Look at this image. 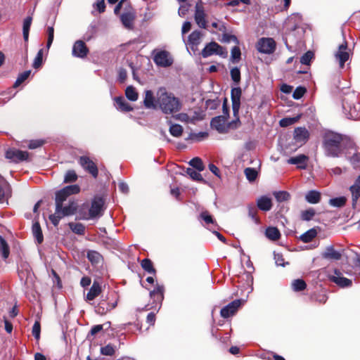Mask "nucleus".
Returning a JSON list of instances; mask_svg holds the SVG:
<instances>
[{"mask_svg": "<svg viewBox=\"0 0 360 360\" xmlns=\"http://www.w3.org/2000/svg\"><path fill=\"white\" fill-rule=\"evenodd\" d=\"M146 91L144 105L147 108L155 109L158 106L165 114H172L178 112L181 107L179 98L167 91Z\"/></svg>", "mask_w": 360, "mask_h": 360, "instance_id": "obj_1", "label": "nucleus"}, {"mask_svg": "<svg viewBox=\"0 0 360 360\" xmlns=\"http://www.w3.org/2000/svg\"><path fill=\"white\" fill-rule=\"evenodd\" d=\"M242 91H231L232 100V109L235 120L226 123L223 116L215 117L211 120V127L218 132L224 134L229 131L230 129H236L240 124L238 112L240 106V96Z\"/></svg>", "mask_w": 360, "mask_h": 360, "instance_id": "obj_2", "label": "nucleus"}, {"mask_svg": "<svg viewBox=\"0 0 360 360\" xmlns=\"http://www.w3.org/2000/svg\"><path fill=\"white\" fill-rule=\"evenodd\" d=\"M80 188L78 185H70L64 187L56 193V208L57 214L63 217L70 216L75 213L77 204L72 199L68 200V205L63 206V202L72 194H77L79 192Z\"/></svg>", "mask_w": 360, "mask_h": 360, "instance_id": "obj_3", "label": "nucleus"}, {"mask_svg": "<svg viewBox=\"0 0 360 360\" xmlns=\"http://www.w3.org/2000/svg\"><path fill=\"white\" fill-rule=\"evenodd\" d=\"M342 137L333 131H328L323 136V147L327 156L338 157L342 151Z\"/></svg>", "mask_w": 360, "mask_h": 360, "instance_id": "obj_4", "label": "nucleus"}, {"mask_svg": "<svg viewBox=\"0 0 360 360\" xmlns=\"http://www.w3.org/2000/svg\"><path fill=\"white\" fill-rule=\"evenodd\" d=\"M201 55L203 58L217 55L223 58H226L228 56V51L224 47L220 46L217 42L212 41L205 45L201 51Z\"/></svg>", "mask_w": 360, "mask_h": 360, "instance_id": "obj_5", "label": "nucleus"}, {"mask_svg": "<svg viewBox=\"0 0 360 360\" xmlns=\"http://www.w3.org/2000/svg\"><path fill=\"white\" fill-rule=\"evenodd\" d=\"M256 47L259 52L270 54L276 49V42L272 38L262 37L258 40Z\"/></svg>", "mask_w": 360, "mask_h": 360, "instance_id": "obj_6", "label": "nucleus"}, {"mask_svg": "<svg viewBox=\"0 0 360 360\" xmlns=\"http://www.w3.org/2000/svg\"><path fill=\"white\" fill-rule=\"evenodd\" d=\"M329 280L341 288L349 287L352 284V281L343 276L340 270L335 269L334 274L329 275Z\"/></svg>", "mask_w": 360, "mask_h": 360, "instance_id": "obj_7", "label": "nucleus"}, {"mask_svg": "<svg viewBox=\"0 0 360 360\" xmlns=\"http://www.w3.org/2000/svg\"><path fill=\"white\" fill-rule=\"evenodd\" d=\"M342 108L345 115L349 119L359 120L360 119V104L351 105L347 102H342Z\"/></svg>", "mask_w": 360, "mask_h": 360, "instance_id": "obj_8", "label": "nucleus"}, {"mask_svg": "<svg viewBox=\"0 0 360 360\" xmlns=\"http://www.w3.org/2000/svg\"><path fill=\"white\" fill-rule=\"evenodd\" d=\"M80 165L94 178L98 176V171L96 164L88 157L82 156L79 160Z\"/></svg>", "mask_w": 360, "mask_h": 360, "instance_id": "obj_9", "label": "nucleus"}, {"mask_svg": "<svg viewBox=\"0 0 360 360\" xmlns=\"http://www.w3.org/2000/svg\"><path fill=\"white\" fill-rule=\"evenodd\" d=\"M203 34L200 30H194L188 36L187 45L191 49L193 53L198 50V46L201 43Z\"/></svg>", "mask_w": 360, "mask_h": 360, "instance_id": "obj_10", "label": "nucleus"}, {"mask_svg": "<svg viewBox=\"0 0 360 360\" xmlns=\"http://www.w3.org/2000/svg\"><path fill=\"white\" fill-rule=\"evenodd\" d=\"M154 61L158 66L165 68L170 66L173 63V60L170 57L169 53L165 51L157 53L154 56Z\"/></svg>", "mask_w": 360, "mask_h": 360, "instance_id": "obj_11", "label": "nucleus"}, {"mask_svg": "<svg viewBox=\"0 0 360 360\" xmlns=\"http://www.w3.org/2000/svg\"><path fill=\"white\" fill-rule=\"evenodd\" d=\"M205 13L204 11V8L201 4V2H198L195 5V21L197 25L201 28H206L207 27V21L205 20Z\"/></svg>", "mask_w": 360, "mask_h": 360, "instance_id": "obj_12", "label": "nucleus"}, {"mask_svg": "<svg viewBox=\"0 0 360 360\" xmlns=\"http://www.w3.org/2000/svg\"><path fill=\"white\" fill-rule=\"evenodd\" d=\"M6 158L13 162L25 160L28 158V153L15 148L9 149L6 153Z\"/></svg>", "mask_w": 360, "mask_h": 360, "instance_id": "obj_13", "label": "nucleus"}, {"mask_svg": "<svg viewBox=\"0 0 360 360\" xmlns=\"http://www.w3.org/2000/svg\"><path fill=\"white\" fill-rule=\"evenodd\" d=\"M103 203L104 202L101 198H95L91 202L87 219H93L100 216Z\"/></svg>", "mask_w": 360, "mask_h": 360, "instance_id": "obj_14", "label": "nucleus"}, {"mask_svg": "<svg viewBox=\"0 0 360 360\" xmlns=\"http://www.w3.org/2000/svg\"><path fill=\"white\" fill-rule=\"evenodd\" d=\"M241 304L240 300H236L221 309L220 314L223 318H229L236 312Z\"/></svg>", "mask_w": 360, "mask_h": 360, "instance_id": "obj_15", "label": "nucleus"}, {"mask_svg": "<svg viewBox=\"0 0 360 360\" xmlns=\"http://www.w3.org/2000/svg\"><path fill=\"white\" fill-rule=\"evenodd\" d=\"M293 136L295 142L299 144L297 147H300L307 141L309 133L304 127H297L295 129Z\"/></svg>", "mask_w": 360, "mask_h": 360, "instance_id": "obj_16", "label": "nucleus"}, {"mask_svg": "<svg viewBox=\"0 0 360 360\" xmlns=\"http://www.w3.org/2000/svg\"><path fill=\"white\" fill-rule=\"evenodd\" d=\"M117 304V301L115 300L112 302H108L105 300H101L98 305L96 307V312L100 315H104L108 311L115 309Z\"/></svg>", "mask_w": 360, "mask_h": 360, "instance_id": "obj_17", "label": "nucleus"}, {"mask_svg": "<svg viewBox=\"0 0 360 360\" xmlns=\"http://www.w3.org/2000/svg\"><path fill=\"white\" fill-rule=\"evenodd\" d=\"M89 49L85 43L82 40L76 41L72 47V55L77 58H84L86 56Z\"/></svg>", "mask_w": 360, "mask_h": 360, "instance_id": "obj_18", "label": "nucleus"}, {"mask_svg": "<svg viewBox=\"0 0 360 360\" xmlns=\"http://www.w3.org/2000/svg\"><path fill=\"white\" fill-rule=\"evenodd\" d=\"M347 44L345 42L338 47V51L335 53V58L340 63V68H343L345 62L349 59V53L347 51Z\"/></svg>", "mask_w": 360, "mask_h": 360, "instance_id": "obj_19", "label": "nucleus"}, {"mask_svg": "<svg viewBox=\"0 0 360 360\" xmlns=\"http://www.w3.org/2000/svg\"><path fill=\"white\" fill-rule=\"evenodd\" d=\"M308 157L305 155H299L288 160V163L297 165V168L305 169L307 165Z\"/></svg>", "mask_w": 360, "mask_h": 360, "instance_id": "obj_20", "label": "nucleus"}, {"mask_svg": "<svg viewBox=\"0 0 360 360\" xmlns=\"http://www.w3.org/2000/svg\"><path fill=\"white\" fill-rule=\"evenodd\" d=\"M322 257L327 259L339 260L342 257V252L334 249L333 246H328L322 254Z\"/></svg>", "mask_w": 360, "mask_h": 360, "instance_id": "obj_21", "label": "nucleus"}, {"mask_svg": "<svg viewBox=\"0 0 360 360\" xmlns=\"http://www.w3.org/2000/svg\"><path fill=\"white\" fill-rule=\"evenodd\" d=\"M257 206L262 211H269L272 208L271 199L266 195L261 196L257 200Z\"/></svg>", "mask_w": 360, "mask_h": 360, "instance_id": "obj_22", "label": "nucleus"}, {"mask_svg": "<svg viewBox=\"0 0 360 360\" xmlns=\"http://www.w3.org/2000/svg\"><path fill=\"white\" fill-rule=\"evenodd\" d=\"M102 291L100 283L97 281H94L89 292L86 295V300L87 301H92L96 297H98Z\"/></svg>", "mask_w": 360, "mask_h": 360, "instance_id": "obj_23", "label": "nucleus"}, {"mask_svg": "<svg viewBox=\"0 0 360 360\" xmlns=\"http://www.w3.org/2000/svg\"><path fill=\"white\" fill-rule=\"evenodd\" d=\"M135 16L131 12H124L120 15V20L124 27L132 29Z\"/></svg>", "mask_w": 360, "mask_h": 360, "instance_id": "obj_24", "label": "nucleus"}, {"mask_svg": "<svg viewBox=\"0 0 360 360\" xmlns=\"http://www.w3.org/2000/svg\"><path fill=\"white\" fill-rule=\"evenodd\" d=\"M115 108L122 112H129L132 110V108L129 105L124 97H116L115 98Z\"/></svg>", "mask_w": 360, "mask_h": 360, "instance_id": "obj_25", "label": "nucleus"}, {"mask_svg": "<svg viewBox=\"0 0 360 360\" xmlns=\"http://www.w3.org/2000/svg\"><path fill=\"white\" fill-rule=\"evenodd\" d=\"M305 200L309 203L316 204L321 200V193L317 191L311 190L306 193Z\"/></svg>", "mask_w": 360, "mask_h": 360, "instance_id": "obj_26", "label": "nucleus"}, {"mask_svg": "<svg viewBox=\"0 0 360 360\" xmlns=\"http://www.w3.org/2000/svg\"><path fill=\"white\" fill-rule=\"evenodd\" d=\"M32 230L33 236L36 238L37 243L39 244L43 242L44 237L40 224L38 221L34 222V224H32Z\"/></svg>", "mask_w": 360, "mask_h": 360, "instance_id": "obj_27", "label": "nucleus"}, {"mask_svg": "<svg viewBox=\"0 0 360 360\" xmlns=\"http://www.w3.org/2000/svg\"><path fill=\"white\" fill-rule=\"evenodd\" d=\"M32 18L31 16H27L25 18L23 21L22 25V35L25 41H27L29 39V32L30 29L32 25Z\"/></svg>", "mask_w": 360, "mask_h": 360, "instance_id": "obj_28", "label": "nucleus"}, {"mask_svg": "<svg viewBox=\"0 0 360 360\" xmlns=\"http://www.w3.org/2000/svg\"><path fill=\"white\" fill-rule=\"evenodd\" d=\"M273 195L278 202L288 201L291 197L290 193L285 191H274Z\"/></svg>", "mask_w": 360, "mask_h": 360, "instance_id": "obj_29", "label": "nucleus"}, {"mask_svg": "<svg viewBox=\"0 0 360 360\" xmlns=\"http://www.w3.org/2000/svg\"><path fill=\"white\" fill-rule=\"evenodd\" d=\"M200 217L201 219L204 221L205 225L207 226L208 228L217 226L216 221L214 220L212 215H210L207 211L202 212L200 213Z\"/></svg>", "mask_w": 360, "mask_h": 360, "instance_id": "obj_30", "label": "nucleus"}, {"mask_svg": "<svg viewBox=\"0 0 360 360\" xmlns=\"http://www.w3.org/2000/svg\"><path fill=\"white\" fill-rule=\"evenodd\" d=\"M265 235L271 240H277L281 236L280 231L276 227H268L266 229Z\"/></svg>", "mask_w": 360, "mask_h": 360, "instance_id": "obj_31", "label": "nucleus"}, {"mask_svg": "<svg viewBox=\"0 0 360 360\" xmlns=\"http://www.w3.org/2000/svg\"><path fill=\"white\" fill-rule=\"evenodd\" d=\"M87 258L93 264H98L102 261V256L100 253L94 250H90L87 252Z\"/></svg>", "mask_w": 360, "mask_h": 360, "instance_id": "obj_32", "label": "nucleus"}, {"mask_svg": "<svg viewBox=\"0 0 360 360\" xmlns=\"http://www.w3.org/2000/svg\"><path fill=\"white\" fill-rule=\"evenodd\" d=\"M72 231L78 235H84L85 233V226L81 223L70 222L68 224Z\"/></svg>", "mask_w": 360, "mask_h": 360, "instance_id": "obj_33", "label": "nucleus"}, {"mask_svg": "<svg viewBox=\"0 0 360 360\" xmlns=\"http://www.w3.org/2000/svg\"><path fill=\"white\" fill-rule=\"evenodd\" d=\"M163 286L157 285V287L150 292V296L155 301H162L163 299Z\"/></svg>", "mask_w": 360, "mask_h": 360, "instance_id": "obj_34", "label": "nucleus"}, {"mask_svg": "<svg viewBox=\"0 0 360 360\" xmlns=\"http://www.w3.org/2000/svg\"><path fill=\"white\" fill-rule=\"evenodd\" d=\"M0 252L4 259L8 257L10 254L9 246L2 236H0Z\"/></svg>", "mask_w": 360, "mask_h": 360, "instance_id": "obj_35", "label": "nucleus"}, {"mask_svg": "<svg viewBox=\"0 0 360 360\" xmlns=\"http://www.w3.org/2000/svg\"><path fill=\"white\" fill-rule=\"evenodd\" d=\"M350 191L352 195V202L355 204L360 197V184H358L357 179L354 185L350 187Z\"/></svg>", "mask_w": 360, "mask_h": 360, "instance_id": "obj_36", "label": "nucleus"}, {"mask_svg": "<svg viewBox=\"0 0 360 360\" xmlns=\"http://www.w3.org/2000/svg\"><path fill=\"white\" fill-rule=\"evenodd\" d=\"M316 231L314 229H309L300 236V240L304 243L311 242L316 236Z\"/></svg>", "mask_w": 360, "mask_h": 360, "instance_id": "obj_37", "label": "nucleus"}, {"mask_svg": "<svg viewBox=\"0 0 360 360\" xmlns=\"http://www.w3.org/2000/svg\"><path fill=\"white\" fill-rule=\"evenodd\" d=\"M244 173L247 179L250 182L254 181L258 176V172L257 169L252 167L245 168L244 170Z\"/></svg>", "mask_w": 360, "mask_h": 360, "instance_id": "obj_38", "label": "nucleus"}, {"mask_svg": "<svg viewBox=\"0 0 360 360\" xmlns=\"http://www.w3.org/2000/svg\"><path fill=\"white\" fill-rule=\"evenodd\" d=\"M292 288L295 292H299L304 290L306 287L307 284L305 281L302 279H295L292 282Z\"/></svg>", "mask_w": 360, "mask_h": 360, "instance_id": "obj_39", "label": "nucleus"}, {"mask_svg": "<svg viewBox=\"0 0 360 360\" xmlns=\"http://www.w3.org/2000/svg\"><path fill=\"white\" fill-rule=\"evenodd\" d=\"M300 118V115L293 117H284L280 120L279 124L282 127H287L295 124Z\"/></svg>", "mask_w": 360, "mask_h": 360, "instance_id": "obj_40", "label": "nucleus"}, {"mask_svg": "<svg viewBox=\"0 0 360 360\" xmlns=\"http://www.w3.org/2000/svg\"><path fill=\"white\" fill-rule=\"evenodd\" d=\"M43 52H44L43 49H41L38 51L37 56H35V58L34 59L33 63H32L33 68L37 70L41 67V65L43 64Z\"/></svg>", "mask_w": 360, "mask_h": 360, "instance_id": "obj_41", "label": "nucleus"}, {"mask_svg": "<svg viewBox=\"0 0 360 360\" xmlns=\"http://www.w3.org/2000/svg\"><path fill=\"white\" fill-rule=\"evenodd\" d=\"M30 70L24 71L23 72L20 73L13 84V88L18 87L24 81H25L30 77Z\"/></svg>", "mask_w": 360, "mask_h": 360, "instance_id": "obj_42", "label": "nucleus"}, {"mask_svg": "<svg viewBox=\"0 0 360 360\" xmlns=\"http://www.w3.org/2000/svg\"><path fill=\"white\" fill-rule=\"evenodd\" d=\"M142 268L149 274H155V269L153 267L152 262L149 259H144L141 262Z\"/></svg>", "mask_w": 360, "mask_h": 360, "instance_id": "obj_43", "label": "nucleus"}, {"mask_svg": "<svg viewBox=\"0 0 360 360\" xmlns=\"http://www.w3.org/2000/svg\"><path fill=\"white\" fill-rule=\"evenodd\" d=\"M189 165L196 169L198 172H202L204 170V165L202 162V160L199 158H194L190 160Z\"/></svg>", "mask_w": 360, "mask_h": 360, "instance_id": "obj_44", "label": "nucleus"}, {"mask_svg": "<svg viewBox=\"0 0 360 360\" xmlns=\"http://www.w3.org/2000/svg\"><path fill=\"white\" fill-rule=\"evenodd\" d=\"M241 52L238 46L232 48L231 51V60L232 63H238L240 60Z\"/></svg>", "mask_w": 360, "mask_h": 360, "instance_id": "obj_45", "label": "nucleus"}, {"mask_svg": "<svg viewBox=\"0 0 360 360\" xmlns=\"http://www.w3.org/2000/svg\"><path fill=\"white\" fill-rule=\"evenodd\" d=\"M170 134L175 137H179L183 132V127L180 124H172L169 127Z\"/></svg>", "mask_w": 360, "mask_h": 360, "instance_id": "obj_46", "label": "nucleus"}, {"mask_svg": "<svg viewBox=\"0 0 360 360\" xmlns=\"http://www.w3.org/2000/svg\"><path fill=\"white\" fill-rule=\"evenodd\" d=\"M186 173L188 175H189V176L192 179H193L195 181H203V178L202 177V175L200 174V172H198V170L195 171L193 168H188L186 169Z\"/></svg>", "mask_w": 360, "mask_h": 360, "instance_id": "obj_47", "label": "nucleus"}, {"mask_svg": "<svg viewBox=\"0 0 360 360\" xmlns=\"http://www.w3.org/2000/svg\"><path fill=\"white\" fill-rule=\"evenodd\" d=\"M315 215V210L313 208H309L301 212V219L303 221H310Z\"/></svg>", "mask_w": 360, "mask_h": 360, "instance_id": "obj_48", "label": "nucleus"}, {"mask_svg": "<svg viewBox=\"0 0 360 360\" xmlns=\"http://www.w3.org/2000/svg\"><path fill=\"white\" fill-rule=\"evenodd\" d=\"M346 202V198L345 197H339L330 199L329 204L331 206L336 207H341L345 205Z\"/></svg>", "mask_w": 360, "mask_h": 360, "instance_id": "obj_49", "label": "nucleus"}, {"mask_svg": "<svg viewBox=\"0 0 360 360\" xmlns=\"http://www.w3.org/2000/svg\"><path fill=\"white\" fill-rule=\"evenodd\" d=\"M314 53L312 51H307L300 58L301 64L309 65L311 60L314 58Z\"/></svg>", "mask_w": 360, "mask_h": 360, "instance_id": "obj_50", "label": "nucleus"}, {"mask_svg": "<svg viewBox=\"0 0 360 360\" xmlns=\"http://www.w3.org/2000/svg\"><path fill=\"white\" fill-rule=\"evenodd\" d=\"M115 352V348L110 344L102 347L101 348V353L105 356H112Z\"/></svg>", "mask_w": 360, "mask_h": 360, "instance_id": "obj_51", "label": "nucleus"}, {"mask_svg": "<svg viewBox=\"0 0 360 360\" xmlns=\"http://www.w3.org/2000/svg\"><path fill=\"white\" fill-rule=\"evenodd\" d=\"M221 41L224 43H230V42L233 41L236 45H238L239 44V41L235 35L227 34V33L222 34Z\"/></svg>", "mask_w": 360, "mask_h": 360, "instance_id": "obj_52", "label": "nucleus"}, {"mask_svg": "<svg viewBox=\"0 0 360 360\" xmlns=\"http://www.w3.org/2000/svg\"><path fill=\"white\" fill-rule=\"evenodd\" d=\"M77 179V175L74 170H68L64 177L65 183L74 182Z\"/></svg>", "mask_w": 360, "mask_h": 360, "instance_id": "obj_53", "label": "nucleus"}, {"mask_svg": "<svg viewBox=\"0 0 360 360\" xmlns=\"http://www.w3.org/2000/svg\"><path fill=\"white\" fill-rule=\"evenodd\" d=\"M348 160L354 168L359 167L360 164V154L354 152L352 157H347Z\"/></svg>", "mask_w": 360, "mask_h": 360, "instance_id": "obj_54", "label": "nucleus"}, {"mask_svg": "<svg viewBox=\"0 0 360 360\" xmlns=\"http://www.w3.org/2000/svg\"><path fill=\"white\" fill-rule=\"evenodd\" d=\"M231 77L235 83L239 82L240 79V72L239 68H233L231 70Z\"/></svg>", "mask_w": 360, "mask_h": 360, "instance_id": "obj_55", "label": "nucleus"}, {"mask_svg": "<svg viewBox=\"0 0 360 360\" xmlns=\"http://www.w3.org/2000/svg\"><path fill=\"white\" fill-rule=\"evenodd\" d=\"M40 332H41V326L40 323L39 321H35L32 326V335L34 337L36 340H39L40 338Z\"/></svg>", "mask_w": 360, "mask_h": 360, "instance_id": "obj_56", "label": "nucleus"}, {"mask_svg": "<svg viewBox=\"0 0 360 360\" xmlns=\"http://www.w3.org/2000/svg\"><path fill=\"white\" fill-rule=\"evenodd\" d=\"M64 217L61 214H57V210L56 209L55 213L53 214H51L49 216V219L51 220V223L55 226H58L59 224L60 220Z\"/></svg>", "mask_w": 360, "mask_h": 360, "instance_id": "obj_57", "label": "nucleus"}, {"mask_svg": "<svg viewBox=\"0 0 360 360\" xmlns=\"http://www.w3.org/2000/svg\"><path fill=\"white\" fill-rule=\"evenodd\" d=\"M48 32V40L46 44V47L49 49L53 41V37H54V30L53 27H49L47 30Z\"/></svg>", "mask_w": 360, "mask_h": 360, "instance_id": "obj_58", "label": "nucleus"}, {"mask_svg": "<svg viewBox=\"0 0 360 360\" xmlns=\"http://www.w3.org/2000/svg\"><path fill=\"white\" fill-rule=\"evenodd\" d=\"M248 215L255 223H259V219L257 217V210L254 206H250L248 208Z\"/></svg>", "mask_w": 360, "mask_h": 360, "instance_id": "obj_59", "label": "nucleus"}, {"mask_svg": "<svg viewBox=\"0 0 360 360\" xmlns=\"http://www.w3.org/2000/svg\"><path fill=\"white\" fill-rule=\"evenodd\" d=\"M43 143L44 141L41 140H32L30 142L28 147L30 149H35L41 146Z\"/></svg>", "mask_w": 360, "mask_h": 360, "instance_id": "obj_60", "label": "nucleus"}, {"mask_svg": "<svg viewBox=\"0 0 360 360\" xmlns=\"http://www.w3.org/2000/svg\"><path fill=\"white\" fill-rule=\"evenodd\" d=\"M274 259L277 266H285L283 255L279 253H274Z\"/></svg>", "mask_w": 360, "mask_h": 360, "instance_id": "obj_61", "label": "nucleus"}, {"mask_svg": "<svg viewBox=\"0 0 360 360\" xmlns=\"http://www.w3.org/2000/svg\"><path fill=\"white\" fill-rule=\"evenodd\" d=\"M177 119L186 122H193L194 119L190 117L186 113H180L177 116Z\"/></svg>", "mask_w": 360, "mask_h": 360, "instance_id": "obj_62", "label": "nucleus"}, {"mask_svg": "<svg viewBox=\"0 0 360 360\" xmlns=\"http://www.w3.org/2000/svg\"><path fill=\"white\" fill-rule=\"evenodd\" d=\"M220 102L218 100H207L205 103L206 107L210 109H215L219 105Z\"/></svg>", "mask_w": 360, "mask_h": 360, "instance_id": "obj_63", "label": "nucleus"}, {"mask_svg": "<svg viewBox=\"0 0 360 360\" xmlns=\"http://www.w3.org/2000/svg\"><path fill=\"white\" fill-rule=\"evenodd\" d=\"M125 94L127 99L131 101H135L138 99L137 91H125Z\"/></svg>", "mask_w": 360, "mask_h": 360, "instance_id": "obj_64", "label": "nucleus"}]
</instances>
